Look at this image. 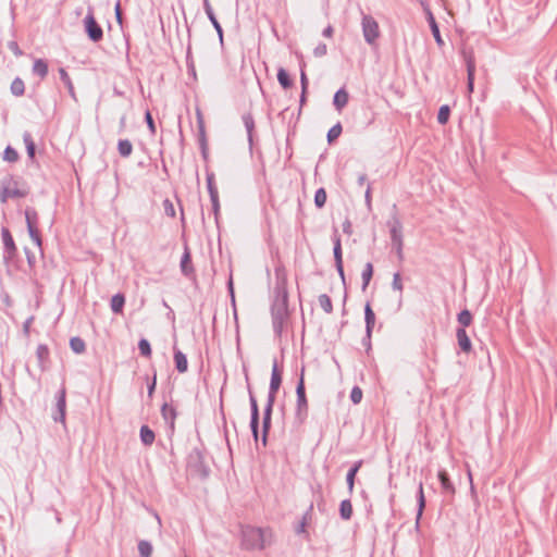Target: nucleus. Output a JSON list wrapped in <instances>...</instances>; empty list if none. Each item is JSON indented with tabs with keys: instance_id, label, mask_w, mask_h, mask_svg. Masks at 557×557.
<instances>
[{
	"instance_id": "nucleus-62",
	"label": "nucleus",
	"mask_w": 557,
	"mask_h": 557,
	"mask_svg": "<svg viewBox=\"0 0 557 557\" xmlns=\"http://www.w3.org/2000/svg\"><path fill=\"white\" fill-rule=\"evenodd\" d=\"M26 149H27V154L30 158H34V156H35V145H29V147H27Z\"/></svg>"
},
{
	"instance_id": "nucleus-27",
	"label": "nucleus",
	"mask_w": 557,
	"mask_h": 557,
	"mask_svg": "<svg viewBox=\"0 0 557 557\" xmlns=\"http://www.w3.org/2000/svg\"><path fill=\"white\" fill-rule=\"evenodd\" d=\"M125 304V298L122 294H116L111 299V309L114 313H121Z\"/></svg>"
},
{
	"instance_id": "nucleus-51",
	"label": "nucleus",
	"mask_w": 557,
	"mask_h": 557,
	"mask_svg": "<svg viewBox=\"0 0 557 557\" xmlns=\"http://www.w3.org/2000/svg\"><path fill=\"white\" fill-rule=\"evenodd\" d=\"M392 286H393L394 289H396V290H398L400 293L403 292L404 286H403V282H401V277H400L399 273H395L394 274Z\"/></svg>"
},
{
	"instance_id": "nucleus-64",
	"label": "nucleus",
	"mask_w": 557,
	"mask_h": 557,
	"mask_svg": "<svg viewBox=\"0 0 557 557\" xmlns=\"http://www.w3.org/2000/svg\"><path fill=\"white\" fill-rule=\"evenodd\" d=\"M366 201H367L368 203H370V202H371V187H370V186H368V188H367V190H366Z\"/></svg>"
},
{
	"instance_id": "nucleus-60",
	"label": "nucleus",
	"mask_w": 557,
	"mask_h": 557,
	"mask_svg": "<svg viewBox=\"0 0 557 557\" xmlns=\"http://www.w3.org/2000/svg\"><path fill=\"white\" fill-rule=\"evenodd\" d=\"M333 27L331 25H329L324 30H323V36L324 37H327V38H331L333 36Z\"/></svg>"
},
{
	"instance_id": "nucleus-5",
	"label": "nucleus",
	"mask_w": 557,
	"mask_h": 557,
	"mask_svg": "<svg viewBox=\"0 0 557 557\" xmlns=\"http://www.w3.org/2000/svg\"><path fill=\"white\" fill-rule=\"evenodd\" d=\"M25 218L30 238L37 246H40L41 239L37 230L38 214L36 210L33 208H27L25 210Z\"/></svg>"
},
{
	"instance_id": "nucleus-16",
	"label": "nucleus",
	"mask_w": 557,
	"mask_h": 557,
	"mask_svg": "<svg viewBox=\"0 0 557 557\" xmlns=\"http://www.w3.org/2000/svg\"><path fill=\"white\" fill-rule=\"evenodd\" d=\"M364 320H366L367 335L370 337L372 329L375 323V314H374L369 302L364 307Z\"/></svg>"
},
{
	"instance_id": "nucleus-50",
	"label": "nucleus",
	"mask_w": 557,
	"mask_h": 557,
	"mask_svg": "<svg viewBox=\"0 0 557 557\" xmlns=\"http://www.w3.org/2000/svg\"><path fill=\"white\" fill-rule=\"evenodd\" d=\"M163 207H164V211H165V214L171 216V218H174L175 216V209H174V205L172 203L171 200L169 199H165L163 201Z\"/></svg>"
},
{
	"instance_id": "nucleus-1",
	"label": "nucleus",
	"mask_w": 557,
	"mask_h": 557,
	"mask_svg": "<svg viewBox=\"0 0 557 557\" xmlns=\"http://www.w3.org/2000/svg\"><path fill=\"white\" fill-rule=\"evenodd\" d=\"M273 532L269 528L246 525L242 529V546L248 550H261L272 542Z\"/></svg>"
},
{
	"instance_id": "nucleus-40",
	"label": "nucleus",
	"mask_w": 557,
	"mask_h": 557,
	"mask_svg": "<svg viewBox=\"0 0 557 557\" xmlns=\"http://www.w3.org/2000/svg\"><path fill=\"white\" fill-rule=\"evenodd\" d=\"M243 122H244V125L247 129V133H248V137H249V140H251V134H252V131H253V127H255V121H253V117L250 113H246L243 115Z\"/></svg>"
},
{
	"instance_id": "nucleus-43",
	"label": "nucleus",
	"mask_w": 557,
	"mask_h": 557,
	"mask_svg": "<svg viewBox=\"0 0 557 557\" xmlns=\"http://www.w3.org/2000/svg\"><path fill=\"white\" fill-rule=\"evenodd\" d=\"M138 348H139V351L143 356L145 357H150L151 356V347H150V344L147 339L145 338H141L138 343Z\"/></svg>"
},
{
	"instance_id": "nucleus-13",
	"label": "nucleus",
	"mask_w": 557,
	"mask_h": 557,
	"mask_svg": "<svg viewBox=\"0 0 557 557\" xmlns=\"http://www.w3.org/2000/svg\"><path fill=\"white\" fill-rule=\"evenodd\" d=\"M458 345L460 349L465 352H469L472 348L471 341L463 327H460L456 332Z\"/></svg>"
},
{
	"instance_id": "nucleus-61",
	"label": "nucleus",
	"mask_w": 557,
	"mask_h": 557,
	"mask_svg": "<svg viewBox=\"0 0 557 557\" xmlns=\"http://www.w3.org/2000/svg\"><path fill=\"white\" fill-rule=\"evenodd\" d=\"M156 388V376L153 377L151 384L148 386V395L151 396Z\"/></svg>"
},
{
	"instance_id": "nucleus-32",
	"label": "nucleus",
	"mask_w": 557,
	"mask_h": 557,
	"mask_svg": "<svg viewBox=\"0 0 557 557\" xmlns=\"http://www.w3.org/2000/svg\"><path fill=\"white\" fill-rule=\"evenodd\" d=\"M277 81L281 84V86L285 89L292 86V79L289 78L287 72L283 67H280L277 71Z\"/></svg>"
},
{
	"instance_id": "nucleus-45",
	"label": "nucleus",
	"mask_w": 557,
	"mask_h": 557,
	"mask_svg": "<svg viewBox=\"0 0 557 557\" xmlns=\"http://www.w3.org/2000/svg\"><path fill=\"white\" fill-rule=\"evenodd\" d=\"M36 355L40 361V363H44L49 356V349L46 345H39L36 350Z\"/></svg>"
},
{
	"instance_id": "nucleus-63",
	"label": "nucleus",
	"mask_w": 557,
	"mask_h": 557,
	"mask_svg": "<svg viewBox=\"0 0 557 557\" xmlns=\"http://www.w3.org/2000/svg\"><path fill=\"white\" fill-rule=\"evenodd\" d=\"M350 226H351V225H350V222H349V221H346V222L344 223V225H343V230H344V232H345V233H347V234H350Z\"/></svg>"
},
{
	"instance_id": "nucleus-24",
	"label": "nucleus",
	"mask_w": 557,
	"mask_h": 557,
	"mask_svg": "<svg viewBox=\"0 0 557 557\" xmlns=\"http://www.w3.org/2000/svg\"><path fill=\"white\" fill-rule=\"evenodd\" d=\"M360 467H361V461H358L354 465L352 468H350V470L347 473L346 481H347V486H348L349 493H352V491H354L355 478H356V474H357L358 470L360 469Z\"/></svg>"
},
{
	"instance_id": "nucleus-42",
	"label": "nucleus",
	"mask_w": 557,
	"mask_h": 557,
	"mask_svg": "<svg viewBox=\"0 0 557 557\" xmlns=\"http://www.w3.org/2000/svg\"><path fill=\"white\" fill-rule=\"evenodd\" d=\"M3 159L5 161H8V162H15L18 159V153L16 152L15 149H13L12 147L8 146L4 149Z\"/></svg>"
},
{
	"instance_id": "nucleus-58",
	"label": "nucleus",
	"mask_w": 557,
	"mask_h": 557,
	"mask_svg": "<svg viewBox=\"0 0 557 557\" xmlns=\"http://www.w3.org/2000/svg\"><path fill=\"white\" fill-rule=\"evenodd\" d=\"M467 88H468V92L469 94H472L473 92V89H474V77H471V78H467Z\"/></svg>"
},
{
	"instance_id": "nucleus-39",
	"label": "nucleus",
	"mask_w": 557,
	"mask_h": 557,
	"mask_svg": "<svg viewBox=\"0 0 557 557\" xmlns=\"http://www.w3.org/2000/svg\"><path fill=\"white\" fill-rule=\"evenodd\" d=\"M458 322L462 325V327H467L472 322V314L469 310L465 309L458 314Z\"/></svg>"
},
{
	"instance_id": "nucleus-33",
	"label": "nucleus",
	"mask_w": 557,
	"mask_h": 557,
	"mask_svg": "<svg viewBox=\"0 0 557 557\" xmlns=\"http://www.w3.org/2000/svg\"><path fill=\"white\" fill-rule=\"evenodd\" d=\"M70 346L76 354H83L86 349L85 342L79 337H72L70 341Z\"/></svg>"
},
{
	"instance_id": "nucleus-10",
	"label": "nucleus",
	"mask_w": 557,
	"mask_h": 557,
	"mask_svg": "<svg viewBox=\"0 0 557 557\" xmlns=\"http://www.w3.org/2000/svg\"><path fill=\"white\" fill-rule=\"evenodd\" d=\"M272 314H273V329L276 334H281L283 331L285 320H286V315H287L286 308L282 307V308H278L277 310H273Z\"/></svg>"
},
{
	"instance_id": "nucleus-57",
	"label": "nucleus",
	"mask_w": 557,
	"mask_h": 557,
	"mask_svg": "<svg viewBox=\"0 0 557 557\" xmlns=\"http://www.w3.org/2000/svg\"><path fill=\"white\" fill-rule=\"evenodd\" d=\"M23 140H24V143H25L26 148H27V147H29V145H35V144H34V140H33V138H32V136H30V134H29V133H25V134L23 135Z\"/></svg>"
},
{
	"instance_id": "nucleus-11",
	"label": "nucleus",
	"mask_w": 557,
	"mask_h": 557,
	"mask_svg": "<svg viewBox=\"0 0 557 557\" xmlns=\"http://www.w3.org/2000/svg\"><path fill=\"white\" fill-rule=\"evenodd\" d=\"M250 406H251V421L250 426L253 433L255 438H258V424H259V410L257 400L252 394H250Z\"/></svg>"
},
{
	"instance_id": "nucleus-36",
	"label": "nucleus",
	"mask_w": 557,
	"mask_h": 557,
	"mask_svg": "<svg viewBox=\"0 0 557 557\" xmlns=\"http://www.w3.org/2000/svg\"><path fill=\"white\" fill-rule=\"evenodd\" d=\"M430 25H431V30H432V34L434 36V39L436 41V44L442 47L444 45V41L441 37V34H440V29H438V26L433 17V15L431 14L430 15Z\"/></svg>"
},
{
	"instance_id": "nucleus-54",
	"label": "nucleus",
	"mask_w": 557,
	"mask_h": 557,
	"mask_svg": "<svg viewBox=\"0 0 557 557\" xmlns=\"http://www.w3.org/2000/svg\"><path fill=\"white\" fill-rule=\"evenodd\" d=\"M304 66H301V70H300V84H301V89L304 90V94H307V89H308V78H307V75H306V72L304 70Z\"/></svg>"
},
{
	"instance_id": "nucleus-14",
	"label": "nucleus",
	"mask_w": 557,
	"mask_h": 557,
	"mask_svg": "<svg viewBox=\"0 0 557 557\" xmlns=\"http://www.w3.org/2000/svg\"><path fill=\"white\" fill-rule=\"evenodd\" d=\"M181 270L184 275L189 276L194 273V268L191 265V258L188 248H185L184 255L181 260Z\"/></svg>"
},
{
	"instance_id": "nucleus-37",
	"label": "nucleus",
	"mask_w": 557,
	"mask_h": 557,
	"mask_svg": "<svg viewBox=\"0 0 557 557\" xmlns=\"http://www.w3.org/2000/svg\"><path fill=\"white\" fill-rule=\"evenodd\" d=\"M138 552L141 557H151L152 545L148 541H140L138 543Z\"/></svg>"
},
{
	"instance_id": "nucleus-17",
	"label": "nucleus",
	"mask_w": 557,
	"mask_h": 557,
	"mask_svg": "<svg viewBox=\"0 0 557 557\" xmlns=\"http://www.w3.org/2000/svg\"><path fill=\"white\" fill-rule=\"evenodd\" d=\"M438 479L441 481L442 490H443L444 493L455 494V486L450 482L446 471H440L438 472Z\"/></svg>"
},
{
	"instance_id": "nucleus-38",
	"label": "nucleus",
	"mask_w": 557,
	"mask_h": 557,
	"mask_svg": "<svg viewBox=\"0 0 557 557\" xmlns=\"http://www.w3.org/2000/svg\"><path fill=\"white\" fill-rule=\"evenodd\" d=\"M449 115H450L449 107L447 104L442 106L437 113L438 123L442 125H445L449 120Z\"/></svg>"
},
{
	"instance_id": "nucleus-56",
	"label": "nucleus",
	"mask_w": 557,
	"mask_h": 557,
	"mask_svg": "<svg viewBox=\"0 0 557 557\" xmlns=\"http://www.w3.org/2000/svg\"><path fill=\"white\" fill-rule=\"evenodd\" d=\"M212 202V208L214 211V214L218 215L220 210V202H219V196H215V198H210Z\"/></svg>"
},
{
	"instance_id": "nucleus-4",
	"label": "nucleus",
	"mask_w": 557,
	"mask_h": 557,
	"mask_svg": "<svg viewBox=\"0 0 557 557\" xmlns=\"http://www.w3.org/2000/svg\"><path fill=\"white\" fill-rule=\"evenodd\" d=\"M296 394H297L296 418L299 423H304L308 416V401L306 398L305 384H304L302 377L300 379V381L297 385Z\"/></svg>"
},
{
	"instance_id": "nucleus-20",
	"label": "nucleus",
	"mask_w": 557,
	"mask_h": 557,
	"mask_svg": "<svg viewBox=\"0 0 557 557\" xmlns=\"http://www.w3.org/2000/svg\"><path fill=\"white\" fill-rule=\"evenodd\" d=\"M274 403H268L263 414V444L265 445L267 433L271 424V413Z\"/></svg>"
},
{
	"instance_id": "nucleus-18",
	"label": "nucleus",
	"mask_w": 557,
	"mask_h": 557,
	"mask_svg": "<svg viewBox=\"0 0 557 557\" xmlns=\"http://www.w3.org/2000/svg\"><path fill=\"white\" fill-rule=\"evenodd\" d=\"M175 367L180 373L187 371L188 362L186 356L181 350L174 352Z\"/></svg>"
},
{
	"instance_id": "nucleus-34",
	"label": "nucleus",
	"mask_w": 557,
	"mask_h": 557,
	"mask_svg": "<svg viewBox=\"0 0 557 557\" xmlns=\"http://www.w3.org/2000/svg\"><path fill=\"white\" fill-rule=\"evenodd\" d=\"M25 91V85L24 82L21 78H15L11 84V92L14 96H22Z\"/></svg>"
},
{
	"instance_id": "nucleus-7",
	"label": "nucleus",
	"mask_w": 557,
	"mask_h": 557,
	"mask_svg": "<svg viewBox=\"0 0 557 557\" xmlns=\"http://www.w3.org/2000/svg\"><path fill=\"white\" fill-rule=\"evenodd\" d=\"M26 196V191H23L16 187V183L13 181H10L8 185H4L1 194H0V201L7 202L9 198H20Z\"/></svg>"
},
{
	"instance_id": "nucleus-21",
	"label": "nucleus",
	"mask_w": 557,
	"mask_h": 557,
	"mask_svg": "<svg viewBox=\"0 0 557 557\" xmlns=\"http://www.w3.org/2000/svg\"><path fill=\"white\" fill-rule=\"evenodd\" d=\"M392 240L398 245L399 250L401 249V224L398 220H395L391 227Z\"/></svg>"
},
{
	"instance_id": "nucleus-59",
	"label": "nucleus",
	"mask_w": 557,
	"mask_h": 557,
	"mask_svg": "<svg viewBox=\"0 0 557 557\" xmlns=\"http://www.w3.org/2000/svg\"><path fill=\"white\" fill-rule=\"evenodd\" d=\"M115 16H116L117 22L121 24L122 23V12H121L120 2H117L115 5Z\"/></svg>"
},
{
	"instance_id": "nucleus-49",
	"label": "nucleus",
	"mask_w": 557,
	"mask_h": 557,
	"mask_svg": "<svg viewBox=\"0 0 557 557\" xmlns=\"http://www.w3.org/2000/svg\"><path fill=\"white\" fill-rule=\"evenodd\" d=\"M362 398V391L360 387L355 386L350 393V399L354 404H359Z\"/></svg>"
},
{
	"instance_id": "nucleus-2",
	"label": "nucleus",
	"mask_w": 557,
	"mask_h": 557,
	"mask_svg": "<svg viewBox=\"0 0 557 557\" xmlns=\"http://www.w3.org/2000/svg\"><path fill=\"white\" fill-rule=\"evenodd\" d=\"M84 27L88 38L94 42H99L103 38V30L97 23L92 9H88V12L84 18Z\"/></svg>"
},
{
	"instance_id": "nucleus-31",
	"label": "nucleus",
	"mask_w": 557,
	"mask_h": 557,
	"mask_svg": "<svg viewBox=\"0 0 557 557\" xmlns=\"http://www.w3.org/2000/svg\"><path fill=\"white\" fill-rule=\"evenodd\" d=\"M207 187H208L210 198H215V196H219L218 188L214 184V173L213 172H207Z\"/></svg>"
},
{
	"instance_id": "nucleus-6",
	"label": "nucleus",
	"mask_w": 557,
	"mask_h": 557,
	"mask_svg": "<svg viewBox=\"0 0 557 557\" xmlns=\"http://www.w3.org/2000/svg\"><path fill=\"white\" fill-rule=\"evenodd\" d=\"M281 383H282V375H281V372L278 371L276 361H274L273 367H272V373H271L268 403L275 401V396L281 386Z\"/></svg>"
},
{
	"instance_id": "nucleus-19",
	"label": "nucleus",
	"mask_w": 557,
	"mask_h": 557,
	"mask_svg": "<svg viewBox=\"0 0 557 557\" xmlns=\"http://www.w3.org/2000/svg\"><path fill=\"white\" fill-rule=\"evenodd\" d=\"M463 59L467 66V78L474 77L475 73V61L472 52H462Z\"/></svg>"
},
{
	"instance_id": "nucleus-23",
	"label": "nucleus",
	"mask_w": 557,
	"mask_h": 557,
	"mask_svg": "<svg viewBox=\"0 0 557 557\" xmlns=\"http://www.w3.org/2000/svg\"><path fill=\"white\" fill-rule=\"evenodd\" d=\"M140 440L144 445L150 446L154 442V433L147 425L140 428Z\"/></svg>"
},
{
	"instance_id": "nucleus-8",
	"label": "nucleus",
	"mask_w": 557,
	"mask_h": 557,
	"mask_svg": "<svg viewBox=\"0 0 557 557\" xmlns=\"http://www.w3.org/2000/svg\"><path fill=\"white\" fill-rule=\"evenodd\" d=\"M203 8H205V12H206L208 18L210 20V22L212 23L213 27L215 28V30L219 35L220 41L222 42L223 41V30H222L221 24L219 23L215 14L213 12V9H212L209 0H203Z\"/></svg>"
},
{
	"instance_id": "nucleus-26",
	"label": "nucleus",
	"mask_w": 557,
	"mask_h": 557,
	"mask_svg": "<svg viewBox=\"0 0 557 557\" xmlns=\"http://www.w3.org/2000/svg\"><path fill=\"white\" fill-rule=\"evenodd\" d=\"M161 413H162L163 419L166 422H170L171 425L174 424V420L176 418V411L172 406L164 404L161 408Z\"/></svg>"
},
{
	"instance_id": "nucleus-25",
	"label": "nucleus",
	"mask_w": 557,
	"mask_h": 557,
	"mask_svg": "<svg viewBox=\"0 0 557 557\" xmlns=\"http://www.w3.org/2000/svg\"><path fill=\"white\" fill-rule=\"evenodd\" d=\"M117 150L121 157L127 158L133 152V145L128 139H121L117 143Z\"/></svg>"
},
{
	"instance_id": "nucleus-22",
	"label": "nucleus",
	"mask_w": 557,
	"mask_h": 557,
	"mask_svg": "<svg viewBox=\"0 0 557 557\" xmlns=\"http://www.w3.org/2000/svg\"><path fill=\"white\" fill-rule=\"evenodd\" d=\"M33 72L40 78H45L48 74V64L42 59H37L33 65Z\"/></svg>"
},
{
	"instance_id": "nucleus-41",
	"label": "nucleus",
	"mask_w": 557,
	"mask_h": 557,
	"mask_svg": "<svg viewBox=\"0 0 557 557\" xmlns=\"http://www.w3.org/2000/svg\"><path fill=\"white\" fill-rule=\"evenodd\" d=\"M326 191L324 188H319L314 195V203L318 208H322L326 202Z\"/></svg>"
},
{
	"instance_id": "nucleus-35",
	"label": "nucleus",
	"mask_w": 557,
	"mask_h": 557,
	"mask_svg": "<svg viewBox=\"0 0 557 557\" xmlns=\"http://www.w3.org/2000/svg\"><path fill=\"white\" fill-rule=\"evenodd\" d=\"M320 307L326 312L331 313L333 311V305L331 298L326 294H322L318 298Z\"/></svg>"
},
{
	"instance_id": "nucleus-53",
	"label": "nucleus",
	"mask_w": 557,
	"mask_h": 557,
	"mask_svg": "<svg viewBox=\"0 0 557 557\" xmlns=\"http://www.w3.org/2000/svg\"><path fill=\"white\" fill-rule=\"evenodd\" d=\"M145 119H146V122H147L150 133L152 135L156 134V125H154L153 119L151 116V113L149 111L146 112Z\"/></svg>"
},
{
	"instance_id": "nucleus-28",
	"label": "nucleus",
	"mask_w": 557,
	"mask_h": 557,
	"mask_svg": "<svg viewBox=\"0 0 557 557\" xmlns=\"http://www.w3.org/2000/svg\"><path fill=\"white\" fill-rule=\"evenodd\" d=\"M373 275V265L371 262L366 263L362 270V289L366 290Z\"/></svg>"
},
{
	"instance_id": "nucleus-30",
	"label": "nucleus",
	"mask_w": 557,
	"mask_h": 557,
	"mask_svg": "<svg viewBox=\"0 0 557 557\" xmlns=\"http://www.w3.org/2000/svg\"><path fill=\"white\" fill-rule=\"evenodd\" d=\"M339 512H341V517L344 520H349L351 518L352 505H351L350 500L345 499L341 503Z\"/></svg>"
},
{
	"instance_id": "nucleus-46",
	"label": "nucleus",
	"mask_w": 557,
	"mask_h": 557,
	"mask_svg": "<svg viewBox=\"0 0 557 557\" xmlns=\"http://www.w3.org/2000/svg\"><path fill=\"white\" fill-rule=\"evenodd\" d=\"M59 73H60V77L61 79L63 81V83L67 86L69 88V91L74 95V88H73V84L71 82V78L69 76V74L66 73V71L64 69H60L59 70Z\"/></svg>"
},
{
	"instance_id": "nucleus-12",
	"label": "nucleus",
	"mask_w": 557,
	"mask_h": 557,
	"mask_svg": "<svg viewBox=\"0 0 557 557\" xmlns=\"http://www.w3.org/2000/svg\"><path fill=\"white\" fill-rule=\"evenodd\" d=\"M65 395H66V392H65V388L63 387L59 392V396H58V400H57V409L59 412V417H54L55 421H60L62 423L65 422V407H66Z\"/></svg>"
},
{
	"instance_id": "nucleus-48",
	"label": "nucleus",
	"mask_w": 557,
	"mask_h": 557,
	"mask_svg": "<svg viewBox=\"0 0 557 557\" xmlns=\"http://www.w3.org/2000/svg\"><path fill=\"white\" fill-rule=\"evenodd\" d=\"M311 511H312V505H310L309 510L304 515L302 520L300 522V525L297 529L298 533H305L306 532L307 522H308V519H310Z\"/></svg>"
},
{
	"instance_id": "nucleus-47",
	"label": "nucleus",
	"mask_w": 557,
	"mask_h": 557,
	"mask_svg": "<svg viewBox=\"0 0 557 557\" xmlns=\"http://www.w3.org/2000/svg\"><path fill=\"white\" fill-rule=\"evenodd\" d=\"M418 503H419V509H418V518H419V517H421L423 508L425 506V498H424L422 483H420V485H419Z\"/></svg>"
},
{
	"instance_id": "nucleus-52",
	"label": "nucleus",
	"mask_w": 557,
	"mask_h": 557,
	"mask_svg": "<svg viewBox=\"0 0 557 557\" xmlns=\"http://www.w3.org/2000/svg\"><path fill=\"white\" fill-rule=\"evenodd\" d=\"M326 52H327V47H326V45H325V44H319V45L314 48V50H313V54H314V57H317V58H321V57L325 55V54H326Z\"/></svg>"
},
{
	"instance_id": "nucleus-9",
	"label": "nucleus",
	"mask_w": 557,
	"mask_h": 557,
	"mask_svg": "<svg viewBox=\"0 0 557 557\" xmlns=\"http://www.w3.org/2000/svg\"><path fill=\"white\" fill-rule=\"evenodd\" d=\"M334 259H335V265L336 270L339 274V276L344 280V268H343V258H342V244L339 236H335L334 238Z\"/></svg>"
},
{
	"instance_id": "nucleus-44",
	"label": "nucleus",
	"mask_w": 557,
	"mask_h": 557,
	"mask_svg": "<svg viewBox=\"0 0 557 557\" xmlns=\"http://www.w3.org/2000/svg\"><path fill=\"white\" fill-rule=\"evenodd\" d=\"M341 133H342V126L339 123H337L336 125L331 127L330 131L327 132V140L330 143H332L333 140H335L336 138L339 137Z\"/></svg>"
},
{
	"instance_id": "nucleus-3",
	"label": "nucleus",
	"mask_w": 557,
	"mask_h": 557,
	"mask_svg": "<svg viewBox=\"0 0 557 557\" xmlns=\"http://www.w3.org/2000/svg\"><path fill=\"white\" fill-rule=\"evenodd\" d=\"M361 24L364 40L369 45H373L380 37V28L377 22L371 15H363Z\"/></svg>"
},
{
	"instance_id": "nucleus-15",
	"label": "nucleus",
	"mask_w": 557,
	"mask_h": 557,
	"mask_svg": "<svg viewBox=\"0 0 557 557\" xmlns=\"http://www.w3.org/2000/svg\"><path fill=\"white\" fill-rule=\"evenodd\" d=\"M348 92L344 88H341L335 92L333 103L338 111H342V109L348 103Z\"/></svg>"
},
{
	"instance_id": "nucleus-55",
	"label": "nucleus",
	"mask_w": 557,
	"mask_h": 557,
	"mask_svg": "<svg viewBox=\"0 0 557 557\" xmlns=\"http://www.w3.org/2000/svg\"><path fill=\"white\" fill-rule=\"evenodd\" d=\"M8 47H9V49H10V50L15 54V55H21V54H22V51L20 50L17 42H15V41H10V42L8 44Z\"/></svg>"
},
{
	"instance_id": "nucleus-29",
	"label": "nucleus",
	"mask_w": 557,
	"mask_h": 557,
	"mask_svg": "<svg viewBox=\"0 0 557 557\" xmlns=\"http://www.w3.org/2000/svg\"><path fill=\"white\" fill-rule=\"evenodd\" d=\"M2 239H3V244H4V247L5 249L10 252V253H13L15 251V244H14V240L9 232L8 228H2Z\"/></svg>"
}]
</instances>
